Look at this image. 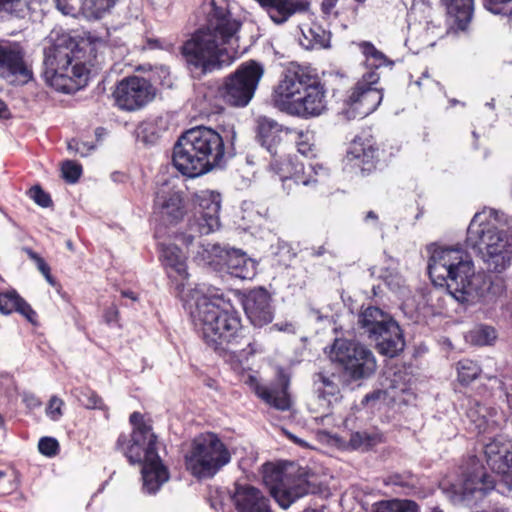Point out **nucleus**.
I'll use <instances>...</instances> for the list:
<instances>
[{"label":"nucleus","instance_id":"12","mask_svg":"<svg viewBox=\"0 0 512 512\" xmlns=\"http://www.w3.org/2000/svg\"><path fill=\"white\" fill-rule=\"evenodd\" d=\"M231 460V454L218 437L207 432L195 437L185 456L186 468L199 479L212 478Z\"/></svg>","mask_w":512,"mask_h":512},{"label":"nucleus","instance_id":"55","mask_svg":"<svg viewBox=\"0 0 512 512\" xmlns=\"http://www.w3.org/2000/svg\"><path fill=\"white\" fill-rule=\"evenodd\" d=\"M280 177V180L282 181V187L287 192V194H290L292 191L293 185H301V183H296L294 178L292 177H283L281 175H278Z\"/></svg>","mask_w":512,"mask_h":512},{"label":"nucleus","instance_id":"18","mask_svg":"<svg viewBox=\"0 0 512 512\" xmlns=\"http://www.w3.org/2000/svg\"><path fill=\"white\" fill-rule=\"evenodd\" d=\"M154 95L155 91L151 83L139 76L122 79L113 92L116 105L127 111L144 107L154 98Z\"/></svg>","mask_w":512,"mask_h":512},{"label":"nucleus","instance_id":"59","mask_svg":"<svg viewBox=\"0 0 512 512\" xmlns=\"http://www.w3.org/2000/svg\"><path fill=\"white\" fill-rule=\"evenodd\" d=\"M121 295L123 297H125V298L131 299L132 301H137L138 300V295L135 292L131 291V290H123L121 292Z\"/></svg>","mask_w":512,"mask_h":512},{"label":"nucleus","instance_id":"6","mask_svg":"<svg viewBox=\"0 0 512 512\" xmlns=\"http://www.w3.org/2000/svg\"><path fill=\"white\" fill-rule=\"evenodd\" d=\"M234 129L222 136L216 130L197 126L184 132L173 148L172 162L183 175L194 178L222 167L234 156Z\"/></svg>","mask_w":512,"mask_h":512},{"label":"nucleus","instance_id":"28","mask_svg":"<svg viewBox=\"0 0 512 512\" xmlns=\"http://www.w3.org/2000/svg\"><path fill=\"white\" fill-rule=\"evenodd\" d=\"M275 24L285 23L297 12L309 8L307 0H256Z\"/></svg>","mask_w":512,"mask_h":512},{"label":"nucleus","instance_id":"64","mask_svg":"<svg viewBox=\"0 0 512 512\" xmlns=\"http://www.w3.org/2000/svg\"><path fill=\"white\" fill-rule=\"evenodd\" d=\"M429 512H443L439 507H433Z\"/></svg>","mask_w":512,"mask_h":512},{"label":"nucleus","instance_id":"29","mask_svg":"<svg viewBox=\"0 0 512 512\" xmlns=\"http://www.w3.org/2000/svg\"><path fill=\"white\" fill-rule=\"evenodd\" d=\"M14 312L36 323L37 313L15 289L0 290V313L7 316Z\"/></svg>","mask_w":512,"mask_h":512},{"label":"nucleus","instance_id":"43","mask_svg":"<svg viewBox=\"0 0 512 512\" xmlns=\"http://www.w3.org/2000/svg\"><path fill=\"white\" fill-rule=\"evenodd\" d=\"M18 487L17 475L0 470V495L12 493Z\"/></svg>","mask_w":512,"mask_h":512},{"label":"nucleus","instance_id":"62","mask_svg":"<svg viewBox=\"0 0 512 512\" xmlns=\"http://www.w3.org/2000/svg\"><path fill=\"white\" fill-rule=\"evenodd\" d=\"M377 215L373 212V211H369L367 214H366V217H365V220L368 221V220H377Z\"/></svg>","mask_w":512,"mask_h":512},{"label":"nucleus","instance_id":"30","mask_svg":"<svg viewBox=\"0 0 512 512\" xmlns=\"http://www.w3.org/2000/svg\"><path fill=\"white\" fill-rule=\"evenodd\" d=\"M448 20L459 29L465 30L473 17L474 0H441Z\"/></svg>","mask_w":512,"mask_h":512},{"label":"nucleus","instance_id":"34","mask_svg":"<svg viewBox=\"0 0 512 512\" xmlns=\"http://www.w3.org/2000/svg\"><path fill=\"white\" fill-rule=\"evenodd\" d=\"M382 441V435L379 433L357 431L351 433L348 445L353 450L366 451L381 443Z\"/></svg>","mask_w":512,"mask_h":512},{"label":"nucleus","instance_id":"31","mask_svg":"<svg viewBox=\"0 0 512 512\" xmlns=\"http://www.w3.org/2000/svg\"><path fill=\"white\" fill-rule=\"evenodd\" d=\"M299 44L307 49H323L329 46L330 33L317 24H305L300 27Z\"/></svg>","mask_w":512,"mask_h":512},{"label":"nucleus","instance_id":"8","mask_svg":"<svg viewBox=\"0 0 512 512\" xmlns=\"http://www.w3.org/2000/svg\"><path fill=\"white\" fill-rule=\"evenodd\" d=\"M83 51L68 35H62L44 49L42 76L56 91L74 93L84 87L89 70L83 62Z\"/></svg>","mask_w":512,"mask_h":512},{"label":"nucleus","instance_id":"57","mask_svg":"<svg viewBox=\"0 0 512 512\" xmlns=\"http://www.w3.org/2000/svg\"><path fill=\"white\" fill-rule=\"evenodd\" d=\"M142 419V414L139 412H134L130 415V422L135 426V428H137L140 425H145L142 422Z\"/></svg>","mask_w":512,"mask_h":512},{"label":"nucleus","instance_id":"7","mask_svg":"<svg viewBox=\"0 0 512 512\" xmlns=\"http://www.w3.org/2000/svg\"><path fill=\"white\" fill-rule=\"evenodd\" d=\"M504 217L503 212L484 208L473 216L467 229V247L490 273L502 274L512 266V236L499 226Z\"/></svg>","mask_w":512,"mask_h":512},{"label":"nucleus","instance_id":"52","mask_svg":"<svg viewBox=\"0 0 512 512\" xmlns=\"http://www.w3.org/2000/svg\"><path fill=\"white\" fill-rule=\"evenodd\" d=\"M32 257L37 260L38 269L41 271V273L50 283H52L49 266L45 263V261L42 258L36 256L35 254H32Z\"/></svg>","mask_w":512,"mask_h":512},{"label":"nucleus","instance_id":"1","mask_svg":"<svg viewBox=\"0 0 512 512\" xmlns=\"http://www.w3.org/2000/svg\"><path fill=\"white\" fill-rule=\"evenodd\" d=\"M467 429L482 436L485 460L497 475H489L475 458L470 460L471 468L463 473L460 483L443 487V493L454 505L472 506L491 491L503 495V489L511 487L507 478H512V451L510 443L502 435L503 415L496 409L479 403L471 405L466 413Z\"/></svg>","mask_w":512,"mask_h":512},{"label":"nucleus","instance_id":"60","mask_svg":"<svg viewBox=\"0 0 512 512\" xmlns=\"http://www.w3.org/2000/svg\"><path fill=\"white\" fill-rule=\"evenodd\" d=\"M79 146V141L75 140V139H72L68 142L67 144V148L69 151L71 152H74L75 153V148Z\"/></svg>","mask_w":512,"mask_h":512},{"label":"nucleus","instance_id":"51","mask_svg":"<svg viewBox=\"0 0 512 512\" xmlns=\"http://www.w3.org/2000/svg\"><path fill=\"white\" fill-rule=\"evenodd\" d=\"M385 484L386 485H394V486H407L409 484V481H408V477L407 476H403V475H400V474H394V475H391L389 476L386 480H385Z\"/></svg>","mask_w":512,"mask_h":512},{"label":"nucleus","instance_id":"9","mask_svg":"<svg viewBox=\"0 0 512 512\" xmlns=\"http://www.w3.org/2000/svg\"><path fill=\"white\" fill-rule=\"evenodd\" d=\"M120 450L131 464H142L143 490L155 494L168 481L169 473L157 452V437L148 425L134 428L130 436L121 434L117 440Z\"/></svg>","mask_w":512,"mask_h":512},{"label":"nucleus","instance_id":"2","mask_svg":"<svg viewBox=\"0 0 512 512\" xmlns=\"http://www.w3.org/2000/svg\"><path fill=\"white\" fill-rule=\"evenodd\" d=\"M195 330L203 340L215 349L226 345V361L241 366L250 357L264 351L249 330L241 323L240 315L219 294H207L202 288H194L182 296Z\"/></svg>","mask_w":512,"mask_h":512},{"label":"nucleus","instance_id":"3","mask_svg":"<svg viewBox=\"0 0 512 512\" xmlns=\"http://www.w3.org/2000/svg\"><path fill=\"white\" fill-rule=\"evenodd\" d=\"M206 24L181 47L188 70L197 76L230 65L237 57L242 23L230 12L228 0H209L204 5Z\"/></svg>","mask_w":512,"mask_h":512},{"label":"nucleus","instance_id":"39","mask_svg":"<svg viewBox=\"0 0 512 512\" xmlns=\"http://www.w3.org/2000/svg\"><path fill=\"white\" fill-rule=\"evenodd\" d=\"M73 394L78 401L87 409H104L105 405L100 396L90 389H75Z\"/></svg>","mask_w":512,"mask_h":512},{"label":"nucleus","instance_id":"16","mask_svg":"<svg viewBox=\"0 0 512 512\" xmlns=\"http://www.w3.org/2000/svg\"><path fill=\"white\" fill-rule=\"evenodd\" d=\"M316 75L301 66L286 69L273 92L275 106L287 113L311 83H316Z\"/></svg>","mask_w":512,"mask_h":512},{"label":"nucleus","instance_id":"42","mask_svg":"<svg viewBox=\"0 0 512 512\" xmlns=\"http://www.w3.org/2000/svg\"><path fill=\"white\" fill-rule=\"evenodd\" d=\"M242 219L248 223H256L261 218L267 216V209H258L256 205L249 202H244L242 205Z\"/></svg>","mask_w":512,"mask_h":512},{"label":"nucleus","instance_id":"10","mask_svg":"<svg viewBox=\"0 0 512 512\" xmlns=\"http://www.w3.org/2000/svg\"><path fill=\"white\" fill-rule=\"evenodd\" d=\"M365 57V65L371 69L365 73L356 84L347 91L343 99L341 113L348 119L364 118L374 112L381 104L383 93L376 87L380 76L376 70L380 67L392 65L383 52L378 50L371 42L363 41L358 44Z\"/></svg>","mask_w":512,"mask_h":512},{"label":"nucleus","instance_id":"17","mask_svg":"<svg viewBox=\"0 0 512 512\" xmlns=\"http://www.w3.org/2000/svg\"><path fill=\"white\" fill-rule=\"evenodd\" d=\"M292 128L285 127L273 118L258 116L255 119V139L272 157L270 164L278 160L284 162L290 157L282 158L285 143L289 141Z\"/></svg>","mask_w":512,"mask_h":512},{"label":"nucleus","instance_id":"36","mask_svg":"<svg viewBox=\"0 0 512 512\" xmlns=\"http://www.w3.org/2000/svg\"><path fill=\"white\" fill-rule=\"evenodd\" d=\"M118 0H86V19L99 20L111 12Z\"/></svg>","mask_w":512,"mask_h":512},{"label":"nucleus","instance_id":"11","mask_svg":"<svg viewBox=\"0 0 512 512\" xmlns=\"http://www.w3.org/2000/svg\"><path fill=\"white\" fill-rule=\"evenodd\" d=\"M267 483H273L270 493L283 509L289 508L299 498L320 492V482L314 473L290 463L276 468L265 476Z\"/></svg>","mask_w":512,"mask_h":512},{"label":"nucleus","instance_id":"21","mask_svg":"<svg viewBox=\"0 0 512 512\" xmlns=\"http://www.w3.org/2000/svg\"><path fill=\"white\" fill-rule=\"evenodd\" d=\"M154 212L164 221L173 223L183 218L185 214L184 198L181 191L168 184H163L156 191Z\"/></svg>","mask_w":512,"mask_h":512},{"label":"nucleus","instance_id":"24","mask_svg":"<svg viewBox=\"0 0 512 512\" xmlns=\"http://www.w3.org/2000/svg\"><path fill=\"white\" fill-rule=\"evenodd\" d=\"M159 246L160 259L167 270L168 276L175 280H180L176 288L179 290V295L182 298L183 295L187 294L183 282L188 278L186 257L178 246L173 243L161 242Z\"/></svg>","mask_w":512,"mask_h":512},{"label":"nucleus","instance_id":"32","mask_svg":"<svg viewBox=\"0 0 512 512\" xmlns=\"http://www.w3.org/2000/svg\"><path fill=\"white\" fill-rule=\"evenodd\" d=\"M255 392L259 398L278 410L286 411L291 406L287 387L276 389L263 385H257Z\"/></svg>","mask_w":512,"mask_h":512},{"label":"nucleus","instance_id":"19","mask_svg":"<svg viewBox=\"0 0 512 512\" xmlns=\"http://www.w3.org/2000/svg\"><path fill=\"white\" fill-rule=\"evenodd\" d=\"M269 169L276 175L292 177L296 183H301L306 187H315L325 183L331 176V169L322 163L311 164L307 172L302 163L294 162L292 159L284 162L275 160L269 164Z\"/></svg>","mask_w":512,"mask_h":512},{"label":"nucleus","instance_id":"56","mask_svg":"<svg viewBox=\"0 0 512 512\" xmlns=\"http://www.w3.org/2000/svg\"><path fill=\"white\" fill-rule=\"evenodd\" d=\"M94 149L93 145H89L84 142H79V146L75 148V153L79 154L82 157L88 156L91 150Z\"/></svg>","mask_w":512,"mask_h":512},{"label":"nucleus","instance_id":"49","mask_svg":"<svg viewBox=\"0 0 512 512\" xmlns=\"http://www.w3.org/2000/svg\"><path fill=\"white\" fill-rule=\"evenodd\" d=\"M14 391V381L9 375H0V396H11Z\"/></svg>","mask_w":512,"mask_h":512},{"label":"nucleus","instance_id":"15","mask_svg":"<svg viewBox=\"0 0 512 512\" xmlns=\"http://www.w3.org/2000/svg\"><path fill=\"white\" fill-rule=\"evenodd\" d=\"M264 68L256 61L242 63L225 79L221 95L226 103L234 107H246L252 100Z\"/></svg>","mask_w":512,"mask_h":512},{"label":"nucleus","instance_id":"38","mask_svg":"<svg viewBox=\"0 0 512 512\" xmlns=\"http://www.w3.org/2000/svg\"><path fill=\"white\" fill-rule=\"evenodd\" d=\"M457 373L461 383L469 384L480 374V367L470 359H463L457 363Z\"/></svg>","mask_w":512,"mask_h":512},{"label":"nucleus","instance_id":"50","mask_svg":"<svg viewBox=\"0 0 512 512\" xmlns=\"http://www.w3.org/2000/svg\"><path fill=\"white\" fill-rule=\"evenodd\" d=\"M22 402L29 410H34L41 406L40 399L33 393L24 392L22 394Z\"/></svg>","mask_w":512,"mask_h":512},{"label":"nucleus","instance_id":"14","mask_svg":"<svg viewBox=\"0 0 512 512\" xmlns=\"http://www.w3.org/2000/svg\"><path fill=\"white\" fill-rule=\"evenodd\" d=\"M361 327L376 342L380 354L393 358L405 346L402 331L392 317L378 307H367L359 316Z\"/></svg>","mask_w":512,"mask_h":512},{"label":"nucleus","instance_id":"45","mask_svg":"<svg viewBox=\"0 0 512 512\" xmlns=\"http://www.w3.org/2000/svg\"><path fill=\"white\" fill-rule=\"evenodd\" d=\"M59 449L58 441L52 437H43L39 440L38 450L47 457H53Z\"/></svg>","mask_w":512,"mask_h":512},{"label":"nucleus","instance_id":"35","mask_svg":"<svg viewBox=\"0 0 512 512\" xmlns=\"http://www.w3.org/2000/svg\"><path fill=\"white\" fill-rule=\"evenodd\" d=\"M374 512H419V507L412 500L391 499L377 502Z\"/></svg>","mask_w":512,"mask_h":512},{"label":"nucleus","instance_id":"25","mask_svg":"<svg viewBox=\"0 0 512 512\" xmlns=\"http://www.w3.org/2000/svg\"><path fill=\"white\" fill-rule=\"evenodd\" d=\"M243 307L247 317L256 327L267 325L273 320L270 295L264 288L250 291L244 299Z\"/></svg>","mask_w":512,"mask_h":512},{"label":"nucleus","instance_id":"20","mask_svg":"<svg viewBox=\"0 0 512 512\" xmlns=\"http://www.w3.org/2000/svg\"><path fill=\"white\" fill-rule=\"evenodd\" d=\"M327 110L326 91L316 77V83H311L298 98L287 114L303 119L322 115Z\"/></svg>","mask_w":512,"mask_h":512},{"label":"nucleus","instance_id":"26","mask_svg":"<svg viewBox=\"0 0 512 512\" xmlns=\"http://www.w3.org/2000/svg\"><path fill=\"white\" fill-rule=\"evenodd\" d=\"M231 498L238 512H273L269 499L250 485L236 484Z\"/></svg>","mask_w":512,"mask_h":512},{"label":"nucleus","instance_id":"47","mask_svg":"<svg viewBox=\"0 0 512 512\" xmlns=\"http://www.w3.org/2000/svg\"><path fill=\"white\" fill-rule=\"evenodd\" d=\"M30 198L39 206L47 208L52 204V200L40 186H34L29 191Z\"/></svg>","mask_w":512,"mask_h":512},{"label":"nucleus","instance_id":"13","mask_svg":"<svg viewBox=\"0 0 512 512\" xmlns=\"http://www.w3.org/2000/svg\"><path fill=\"white\" fill-rule=\"evenodd\" d=\"M331 362L352 380L370 378L377 370V360L366 345L351 339L336 338L327 351Z\"/></svg>","mask_w":512,"mask_h":512},{"label":"nucleus","instance_id":"4","mask_svg":"<svg viewBox=\"0 0 512 512\" xmlns=\"http://www.w3.org/2000/svg\"><path fill=\"white\" fill-rule=\"evenodd\" d=\"M194 202L195 214L193 219L189 220L188 231L177 234L176 240L187 247L192 246L193 257L199 263L225 268L227 273L235 278L252 279L256 275L257 264L243 251L205 241H199L194 250L193 242L197 237L208 235L220 227L221 195L203 190L195 194Z\"/></svg>","mask_w":512,"mask_h":512},{"label":"nucleus","instance_id":"61","mask_svg":"<svg viewBox=\"0 0 512 512\" xmlns=\"http://www.w3.org/2000/svg\"><path fill=\"white\" fill-rule=\"evenodd\" d=\"M507 481L509 484H511V487H509L508 489H503V495L512 498V478L508 477Z\"/></svg>","mask_w":512,"mask_h":512},{"label":"nucleus","instance_id":"37","mask_svg":"<svg viewBox=\"0 0 512 512\" xmlns=\"http://www.w3.org/2000/svg\"><path fill=\"white\" fill-rule=\"evenodd\" d=\"M55 4L64 15L86 19V0H55Z\"/></svg>","mask_w":512,"mask_h":512},{"label":"nucleus","instance_id":"27","mask_svg":"<svg viewBox=\"0 0 512 512\" xmlns=\"http://www.w3.org/2000/svg\"><path fill=\"white\" fill-rule=\"evenodd\" d=\"M377 157V149L362 138H355L347 151L345 161L351 168L359 169L361 172L371 171L374 168V160Z\"/></svg>","mask_w":512,"mask_h":512},{"label":"nucleus","instance_id":"58","mask_svg":"<svg viewBox=\"0 0 512 512\" xmlns=\"http://www.w3.org/2000/svg\"><path fill=\"white\" fill-rule=\"evenodd\" d=\"M10 117V111L6 103L0 99V118L8 119Z\"/></svg>","mask_w":512,"mask_h":512},{"label":"nucleus","instance_id":"53","mask_svg":"<svg viewBox=\"0 0 512 512\" xmlns=\"http://www.w3.org/2000/svg\"><path fill=\"white\" fill-rule=\"evenodd\" d=\"M118 314H119V312H118V309L116 308V306H110L109 308L106 309V311L104 313L105 322L107 324H112V323L117 322Z\"/></svg>","mask_w":512,"mask_h":512},{"label":"nucleus","instance_id":"46","mask_svg":"<svg viewBox=\"0 0 512 512\" xmlns=\"http://www.w3.org/2000/svg\"><path fill=\"white\" fill-rule=\"evenodd\" d=\"M64 406V401L57 396H52L49 400L48 406L46 408V415L52 421H58L62 415V408Z\"/></svg>","mask_w":512,"mask_h":512},{"label":"nucleus","instance_id":"41","mask_svg":"<svg viewBox=\"0 0 512 512\" xmlns=\"http://www.w3.org/2000/svg\"><path fill=\"white\" fill-rule=\"evenodd\" d=\"M26 12V4L23 0H0V13L23 18Z\"/></svg>","mask_w":512,"mask_h":512},{"label":"nucleus","instance_id":"63","mask_svg":"<svg viewBox=\"0 0 512 512\" xmlns=\"http://www.w3.org/2000/svg\"><path fill=\"white\" fill-rule=\"evenodd\" d=\"M324 253H325V249H324V247H322V246H321V247H319L318 249L313 250L312 255H313V256H321V255H323Z\"/></svg>","mask_w":512,"mask_h":512},{"label":"nucleus","instance_id":"33","mask_svg":"<svg viewBox=\"0 0 512 512\" xmlns=\"http://www.w3.org/2000/svg\"><path fill=\"white\" fill-rule=\"evenodd\" d=\"M294 140L297 147V151L307 157L313 158L316 156V147L314 144V135L309 130H299L292 128V132L289 136V141Z\"/></svg>","mask_w":512,"mask_h":512},{"label":"nucleus","instance_id":"54","mask_svg":"<svg viewBox=\"0 0 512 512\" xmlns=\"http://www.w3.org/2000/svg\"><path fill=\"white\" fill-rule=\"evenodd\" d=\"M416 84L421 87L422 85L433 88V87H440L439 83L435 82L434 80L430 79L428 74L424 72L422 74V77L416 82Z\"/></svg>","mask_w":512,"mask_h":512},{"label":"nucleus","instance_id":"48","mask_svg":"<svg viewBox=\"0 0 512 512\" xmlns=\"http://www.w3.org/2000/svg\"><path fill=\"white\" fill-rule=\"evenodd\" d=\"M337 3H338V0H322L321 1V3H320L321 11L326 18L330 19V18H336L338 16Z\"/></svg>","mask_w":512,"mask_h":512},{"label":"nucleus","instance_id":"23","mask_svg":"<svg viewBox=\"0 0 512 512\" xmlns=\"http://www.w3.org/2000/svg\"><path fill=\"white\" fill-rule=\"evenodd\" d=\"M0 77L12 84L24 85L32 79V71L24 63L20 52L0 46Z\"/></svg>","mask_w":512,"mask_h":512},{"label":"nucleus","instance_id":"44","mask_svg":"<svg viewBox=\"0 0 512 512\" xmlns=\"http://www.w3.org/2000/svg\"><path fill=\"white\" fill-rule=\"evenodd\" d=\"M62 176L69 183H75L79 179L82 168L73 161H65L62 164Z\"/></svg>","mask_w":512,"mask_h":512},{"label":"nucleus","instance_id":"40","mask_svg":"<svg viewBox=\"0 0 512 512\" xmlns=\"http://www.w3.org/2000/svg\"><path fill=\"white\" fill-rule=\"evenodd\" d=\"M471 337L476 345H489L496 339V331L491 326L482 325L471 332Z\"/></svg>","mask_w":512,"mask_h":512},{"label":"nucleus","instance_id":"5","mask_svg":"<svg viewBox=\"0 0 512 512\" xmlns=\"http://www.w3.org/2000/svg\"><path fill=\"white\" fill-rule=\"evenodd\" d=\"M428 273L435 286L445 287L461 303L474 304L487 296L491 282L476 272L470 256L459 247L430 246Z\"/></svg>","mask_w":512,"mask_h":512},{"label":"nucleus","instance_id":"22","mask_svg":"<svg viewBox=\"0 0 512 512\" xmlns=\"http://www.w3.org/2000/svg\"><path fill=\"white\" fill-rule=\"evenodd\" d=\"M337 376L319 372L313 376V390L316 395L317 406L315 412L320 413L321 420L331 414V409L341 398L340 388L336 382Z\"/></svg>","mask_w":512,"mask_h":512}]
</instances>
